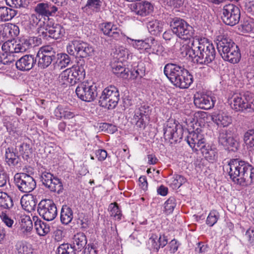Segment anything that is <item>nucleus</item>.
<instances>
[{"instance_id": "obj_1", "label": "nucleus", "mask_w": 254, "mask_h": 254, "mask_svg": "<svg viewBox=\"0 0 254 254\" xmlns=\"http://www.w3.org/2000/svg\"><path fill=\"white\" fill-rule=\"evenodd\" d=\"M190 56L195 59L197 64L208 65L214 60L216 56L215 48L206 38L196 39L191 43Z\"/></svg>"}, {"instance_id": "obj_2", "label": "nucleus", "mask_w": 254, "mask_h": 254, "mask_svg": "<svg viewBox=\"0 0 254 254\" xmlns=\"http://www.w3.org/2000/svg\"><path fill=\"white\" fill-rule=\"evenodd\" d=\"M217 48L225 61L233 64L240 61L241 57L240 49L231 39L222 38L217 43Z\"/></svg>"}, {"instance_id": "obj_3", "label": "nucleus", "mask_w": 254, "mask_h": 254, "mask_svg": "<svg viewBox=\"0 0 254 254\" xmlns=\"http://www.w3.org/2000/svg\"><path fill=\"white\" fill-rule=\"evenodd\" d=\"M232 108L236 111L250 109L254 112V96L249 91H242L233 94Z\"/></svg>"}, {"instance_id": "obj_4", "label": "nucleus", "mask_w": 254, "mask_h": 254, "mask_svg": "<svg viewBox=\"0 0 254 254\" xmlns=\"http://www.w3.org/2000/svg\"><path fill=\"white\" fill-rule=\"evenodd\" d=\"M67 53L77 58H86L92 56L94 52L92 46L81 40L71 41L66 47Z\"/></svg>"}, {"instance_id": "obj_5", "label": "nucleus", "mask_w": 254, "mask_h": 254, "mask_svg": "<svg viewBox=\"0 0 254 254\" xmlns=\"http://www.w3.org/2000/svg\"><path fill=\"white\" fill-rule=\"evenodd\" d=\"M170 26L173 33L179 39L187 40H190L193 36V27L184 19L180 17L172 18L170 22Z\"/></svg>"}, {"instance_id": "obj_6", "label": "nucleus", "mask_w": 254, "mask_h": 254, "mask_svg": "<svg viewBox=\"0 0 254 254\" xmlns=\"http://www.w3.org/2000/svg\"><path fill=\"white\" fill-rule=\"evenodd\" d=\"M99 85L97 82L91 84L88 80L80 83L75 90L77 97L81 100L90 102L94 101L98 95Z\"/></svg>"}, {"instance_id": "obj_7", "label": "nucleus", "mask_w": 254, "mask_h": 254, "mask_svg": "<svg viewBox=\"0 0 254 254\" xmlns=\"http://www.w3.org/2000/svg\"><path fill=\"white\" fill-rule=\"evenodd\" d=\"M120 94L118 89L110 86L104 89L99 100L100 106L109 110L114 109L118 105Z\"/></svg>"}, {"instance_id": "obj_8", "label": "nucleus", "mask_w": 254, "mask_h": 254, "mask_svg": "<svg viewBox=\"0 0 254 254\" xmlns=\"http://www.w3.org/2000/svg\"><path fill=\"white\" fill-rule=\"evenodd\" d=\"M218 141L220 145L229 151H236L239 147V142L234 137L233 129L231 128L219 130Z\"/></svg>"}, {"instance_id": "obj_9", "label": "nucleus", "mask_w": 254, "mask_h": 254, "mask_svg": "<svg viewBox=\"0 0 254 254\" xmlns=\"http://www.w3.org/2000/svg\"><path fill=\"white\" fill-rule=\"evenodd\" d=\"M32 47L31 40L22 38L15 41H7L4 42L1 47V49L5 53H23L27 51Z\"/></svg>"}, {"instance_id": "obj_10", "label": "nucleus", "mask_w": 254, "mask_h": 254, "mask_svg": "<svg viewBox=\"0 0 254 254\" xmlns=\"http://www.w3.org/2000/svg\"><path fill=\"white\" fill-rule=\"evenodd\" d=\"M240 167L242 169L237 173L236 179L239 181L237 184L244 187L251 186L254 182V167L242 160Z\"/></svg>"}, {"instance_id": "obj_11", "label": "nucleus", "mask_w": 254, "mask_h": 254, "mask_svg": "<svg viewBox=\"0 0 254 254\" xmlns=\"http://www.w3.org/2000/svg\"><path fill=\"white\" fill-rule=\"evenodd\" d=\"M14 181L18 190L23 193L31 192L36 187L34 179L24 173H16L14 177Z\"/></svg>"}, {"instance_id": "obj_12", "label": "nucleus", "mask_w": 254, "mask_h": 254, "mask_svg": "<svg viewBox=\"0 0 254 254\" xmlns=\"http://www.w3.org/2000/svg\"><path fill=\"white\" fill-rule=\"evenodd\" d=\"M37 211L39 215L47 221L53 220L58 214L56 205L50 199L42 200L38 204Z\"/></svg>"}, {"instance_id": "obj_13", "label": "nucleus", "mask_w": 254, "mask_h": 254, "mask_svg": "<svg viewBox=\"0 0 254 254\" xmlns=\"http://www.w3.org/2000/svg\"><path fill=\"white\" fill-rule=\"evenodd\" d=\"M184 133L183 128L178 127V126L175 123L168 122L163 128L165 140L172 144L180 142Z\"/></svg>"}, {"instance_id": "obj_14", "label": "nucleus", "mask_w": 254, "mask_h": 254, "mask_svg": "<svg viewBox=\"0 0 254 254\" xmlns=\"http://www.w3.org/2000/svg\"><path fill=\"white\" fill-rule=\"evenodd\" d=\"M221 18L226 25H235L240 19V10L239 7L231 3L225 5L222 9Z\"/></svg>"}, {"instance_id": "obj_15", "label": "nucleus", "mask_w": 254, "mask_h": 254, "mask_svg": "<svg viewBox=\"0 0 254 254\" xmlns=\"http://www.w3.org/2000/svg\"><path fill=\"white\" fill-rule=\"evenodd\" d=\"M41 180L43 184L51 191L60 194L64 190L61 180L46 170H41Z\"/></svg>"}, {"instance_id": "obj_16", "label": "nucleus", "mask_w": 254, "mask_h": 254, "mask_svg": "<svg viewBox=\"0 0 254 254\" xmlns=\"http://www.w3.org/2000/svg\"><path fill=\"white\" fill-rule=\"evenodd\" d=\"M216 102V98L211 93H198L194 95L193 102L197 108L209 110L213 108Z\"/></svg>"}, {"instance_id": "obj_17", "label": "nucleus", "mask_w": 254, "mask_h": 254, "mask_svg": "<svg viewBox=\"0 0 254 254\" xmlns=\"http://www.w3.org/2000/svg\"><path fill=\"white\" fill-rule=\"evenodd\" d=\"M185 133L188 134L185 137L186 140L191 148L195 150H202L205 146V139L203 137V135L197 131L188 132L187 131H185Z\"/></svg>"}, {"instance_id": "obj_18", "label": "nucleus", "mask_w": 254, "mask_h": 254, "mask_svg": "<svg viewBox=\"0 0 254 254\" xmlns=\"http://www.w3.org/2000/svg\"><path fill=\"white\" fill-rule=\"evenodd\" d=\"M150 107L146 105H141L134 111L133 118L136 120V125L140 128H144L149 121L151 113Z\"/></svg>"}, {"instance_id": "obj_19", "label": "nucleus", "mask_w": 254, "mask_h": 254, "mask_svg": "<svg viewBox=\"0 0 254 254\" xmlns=\"http://www.w3.org/2000/svg\"><path fill=\"white\" fill-rule=\"evenodd\" d=\"M44 29L48 31L50 38L55 40L62 38L65 34V29L62 25L55 23L52 18H48L44 22Z\"/></svg>"}, {"instance_id": "obj_20", "label": "nucleus", "mask_w": 254, "mask_h": 254, "mask_svg": "<svg viewBox=\"0 0 254 254\" xmlns=\"http://www.w3.org/2000/svg\"><path fill=\"white\" fill-rule=\"evenodd\" d=\"M100 29L104 35L109 37L111 40H120L123 37L122 30L111 22H106L100 25Z\"/></svg>"}, {"instance_id": "obj_21", "label": "nucleus", "mask_w": 254, "mask_h": 254, "mask_svg": "<svg viewBox=\"0 0 254 254\" xmlns=\"http://www.w3.org/2000/svg\"><path fill=\"white\" fill-rule=\"evenodd\" d=\"M132 46L140 51V53H146L149 54L154 52L153 46L156 44L157 41L153 37L145 39L144 40H134L130 39Z\"/></svg>"}, {"instance_id": "obj_22", "label": "nucleus", "mask_w": 254, "mask_h": 254, "mask_svg": "<svg viewBox=\"0 0 254 254\" xmlns=\"http://www.w3.org/2000/svg\"><path fill=\"white\" fill-rule=\"evenodd\" d=\"M131 11L141 16H146L151 14L154 10L153 4L147 1H142L139 2L130 4Z\"/></svg>"}, {"instance_id": "obj_23", "label": "nucleus", "mask_w": 254, "mask_h": 254, "mask_svg": "<svg viewBox=\"0 0 254 254\" xmlns=\"http://www.w3.org/2000/svg\"><path fill=\"white\" fill-rule=\"evenodd\" d=\"M36 62V59L34 56L31 55H26L18 60L15 63L16 68L22 71H28L32 68Z\"/></svg>"}, {"instance_id": "obj_24", "label": "nucleus", "mask_w": 254, "mask_h": 254, "mask_svg": "<svg viewBox=\"0 0 254 254\" xmlns=\"http://www.w3.org/2000/svg\"><path fill=\"white\" fill-rule=\"evenodd\" d=\"M241 160L239 159H231L228 164L225 165L224 169H225L228 172L230 179L232 181L237 184L239 182L238 179H236L237 173L240 169H242L240 165Z\"/></svg>"}, {"instance_id": "obj_25", "label": "nucleus", "mask_w": 254, "mask_h": 254, "mask_svg": "<svg viewBox=\"0 0 254 254\" xmlns=\"http://www.w3.org/2000/svg\"><path fill=\"white\" fill-rule=\"evenodd\" d=\"M211 119L217 126L223 127L228 126L232 123L231 117L223 112L214 113Z\"/></svg>"}, {"instance_id": "obj_26", "label": "nucleus", "mask_w": 254, "mask_h": 254, "mask_svg": "<svg viewBox=\"0 0 254 254\" xmlns=\"http://www.w3.org/2000/svg\"><path fill=\"white\" fill-rule=\"evenodd\" d=\"M181 66L174 64L169 63L165 65L164 72L168 79H182L178 78Z\"/></svg>"}, {"instance_id": "obj_27", "label": "nucleus", "mask_w": 254, "mask_h": 254, "mask_svg": "<svg viewBox=\"0 0 254 254\" xmlns=\"http://www.w3.org/2000/svg\"><path fill=\"white\" fill-rule=\"evenodd\" d=\"M73 218V211L71 206L67 204L63 205L60 212V220L63 224H69Z\"/></svg>"}, {"instance_id": "obj_28", "label": "nucleus", "mask_w": 254, "mask_h": 254, "mask_svg": "<svg viewBox=\"0 0 254 254\" xmlns=\"http://www.w3.org/2000/svg\"><path fill=\"white\" fill-rule=\"evenodd\" d=\"M20 202L26 211L31 212L36 209L37 200L36 197L32 194L25 195L22 197Z\"/></svg>"}, {"instance_id": "obj_29", "label": "nucleus", "mask_w": 254, "mask_h": 254, "mask_svg": "<svg viewBox=\"0 0 254 254\" xmlns=\"http://www.w3.org/2000/svg\"><path fill=\"white\" fill-rule=\"evenodd\" d=\"M87 242L86 235L83 233H78L73 238L72 246L77 253L80 252Z\"/></svg>"}, {"instance_id": "obj_30", "label": "nucleus", "mask_w": 254, "mask_h": 254, "mask_svg": "<svg viewBox=\"0 0 254 254\" xmlns=\"http://www.w3.org/2000/svg\"><path fill=\"white\" fill-rule=\"evenodd\" d=\"M5 158L6 163L10 167L17 166L20 161L19 156L14 151L13 148L8 147L5 149Z\"/></svg>"}, {"instance_id": "obj_31", "label": "nucleus", "mask_w": 254, "mask_h": 254, "mask_svg": "<svg viewBox=\"0 0 254 254\" xmlns=\"http://www.w3.org/2000/svg\"><path fill=\"white\" fill-rule=\"evenodd\" d=\"M33 220L35 221L34 228L39 236H44L50 232V227L47 223L37 217H34Z\"/></svg>"}, {"instance_id": "obj_32", "label": "nucleus", "mask_w": 254, "mask_h": 254, "mask_svg": "<svg viewBox=\"0 0 254 254\" xmlns=\"http://www.w3.org/2000/svg\"><path fill=\"white\" fill-rule=\"evenodd\" d=\"M17 14V10L6 6L0 7V21L11 20Z\"/></svg>"}, {"instance_id": "obj_33", "label": "nucleus", "mask_w": 254, "mask_h": 254, "mask_svg": "<svg viewBox=\"0 0 254 254\" xmlns=\"http://www.w3.org/2000/svg\"><path fill=\"white\" fill-rule=\"evenodd\" d=\"M147 27L151 35L157 36L163 31V25L159 20H154L148 22Z\"/></svg>"}, {"instance_id": "obj_34", "label": "nucleus", "mask_w": 254, "mask_h": 254, "mask_svg": "<svg viewBox=\"0 0 254 254\" xmlns=\"http://www.w3.org/2000/svg\"><path fill=\"white\" fill-rule=\"evenodd\" d=\"M15 247L18 254H33L32 245L25 241H18Z\"/></svg>"}, {"instance_id": "obj_35", "label": "nucleus", "mask_w": 254, "mask_h": 254, "mask_svg": "<svg viewBox=\"0 0 254 254\" xmlns=\"http://www.w3.org/2000/svg\"><path fill=\"white\" fill-rule=\"evenodd\" d=\"M71 63L69 56L65 53L57 54L55 64L60 68L67 66Z\"/></svg>"}, {"instance_id": "obj_36", "label": "nucleus", "mask_w": 254, "mask_h": 254, "mask_svg": "<svg viewBox=\"0 0 254 254\" xmlns=\"http://www.w3.org/2000/svg\"><path fill=\"white\" fill-rule=\"evenodd\" d=\"M113 72L117 77L127 79L128 76L129 69L122 65V62L118 63L116 66L113 67Z\"/></svg>"}, {"instance_id": "obj_37", "label": "nucleus", "mask_w": 254, "mask_h": 254, "mask_svg": "<svg viewBox=\"0 0 254 254\" xmlns=\"http://www.w3.org/2000/svg\"><path fill=\"white\" fill-rule=\"evenodd\" d=\"M202 153L204 157L209 161L213 162L216 160L218 156L217 149L208 146H205L202 150Z\"/></svg>"}, {"instance_id": "obj_38", "label": "nucleus", "mask_w": 254, "mask_h": 254, "mask_svg": "<svg viewBox=\"0 0 254 254\" xmlns=\"http://www.w3.org/2000/svg\"><path fill=\"white\" fill-rule=\"evenodd\" d=\"M2 123L8 132L10 133L15 131L18 125V121L16 119L6 116L3 118Z\"/></svg>"}, {"instance_id": "obj_39", "label": "nucleus", "mask_w": 254, "mask_h": 254, "mask_svg": "<svg viewBox=\"0 0 254 254\" xmlns=\"http://www.w3.org/2000/svg\"><path fill=\"white\" fill-rule=\"evenodd\" d=\"M13 205V203L11 197L6 193H1L0 196V209H9Z\"/></svg>"}, {"instance_id": "obj_40", "label": "nucleus", "mask_w": 254, "mask_h": 254, "mask_svg": "<svg viewBox=\"0 0 254 254\" xmlns=\"http://www.w3.org/2000/svg\"><path fill=\"white\" fill-rule=\"evenodd\" d=\"M32 148L27 143H22L19 147V152L22 157L25 160H28L32 154Z\"/></svg>"}, {"instance_id": "obj_41", "label": "nucleus", "mask_w": 254, "mask_h": 254, "mask_svg": "<svg viewBox=\"0 0 254 254\" xmlns=\"http://www.w3.org/2000/svg\"><path fill=\"white\" fill-rule=\"evenodd\" d=\"M181 39L176 38V42L173 46V49L176 51L180 52L182 54L186 55H189V51L191 49L189 46L186 44H183Z\"/></svg>"}, {"instance_id": "obj_42", "label": "nucleus", "mask_w": 254, "mask_h": 254, "mask_svg": "<svg viewBox=\"0 0 254 254\" xmlns=\"http://www.w3.org/2000/svg\"><path fill=\"white\" fill-rule=\"evenodd\" d=\"M109 208L110 209V215L114 220L119 221L122 219L123 215L117 203H111Z\"/></svg>"}, {"instance_id": "obj_43", "label": "nucleus", "mask_w": 254, "mask_h": 254, "mask_svg": "<svg viewBox=\"0 0 254 254\" xmlns=\"http://www.w3.org/2000/svg\"><path fill=\"white\" fill-rule=\"evenodd\" d=\"M38 53H40L46 57L49 56L48 57H50V58L55 61L56 60L57 56L55 49L50 45L42 47L40 48Z\"/></svg>"}, {"instance_id": "obj_44", "label": "nucleus", "mask_w": 254, "mask_h": 254, "mask_svg": "<svg viewBox=\"0 0 254 254\" xmlns=\"http://www.w3.org/2000/svg\"><path fill=\"white\" fill-rule=\"evenodd\" d=\"M77 252L72 248L71 245L63 244L59 246L57 249V254H76Z\"/></svg>"}, {"instance_id": "obj_45", "label": "nucleus", "mask_w": 254, "mask_h": 254, "mask_svg": "<svg viewBox=\"0 0 254 254\" xmlns=\"http://www.w3.org/2000/svg\"><path fill=\"white\" fill-rule=\"evenodd\" d=\"M48 57H46L40 53H37V57L39 59L38 63L39 67L42 68H45L49 66L52 62H54L55 61Z\"/></svg>"}, {"instance_id": "obj_46", "label": "nucleus", "mask_w": 254, "mask_h": 254, "mask_svg": "<svg viewBox=\"0 0 254 254\" xmlns=\"http://www.w3.org/2000/svg\"><path fill=\"white\" fill-rule=\"evenodd\" d=\"M244 141L250 148H254V129H251L246 131L244 135Z\"/></svg>"}, {"instance_id": "obj_47", "label": "nucleus", "mask_w": 254, "mask_h": 254, "mask_svg": "<svg viewBox=\"0 0 254 254\" xmlns=\"http://www.w3.org/2000/svg\"><path fill=\"white\" fill-rule=\"evenodd\" d=\"M145 74V69L143 66L138 65L136 69H134L130 73V79H141Z\"/></svg>"}, {"instance_id": "obj_48", "label": "nucleus", "mask_w": 254, "mask_h": 254, "mask_svg": "<svg viewBox=\"0 0 254 254\" xmlns=\"http://www.w3.org/2000/svg\"><path fill=\"white\" fill-rule=\"evenodd\" d=\"M219 218V214L216 210L211 211L207 216L206 224L210 227L213 226L216 224Z\"/></svg>"}, {"instance_id": "obj_49", "label": "nucleus", "mask_w": 254, "mask_h": 254, "mask_svg": "<svg viewBox=\"0 0 254 254\" xmlns=\"http://www.w3.org/2000/svg\"><path fill=\"white\" fill-rule=\"evenodd\" d=\"M176 200L175 197H170L164 203V210L167 214L173 212L176 206Z\"/></svg>"}, {"instance_id": "obj_50", "label": "nucleus", "mask_w": 254, "mask_h": 254, "mask_svg": "<svg viewBox=\"0 0 254 254\" xmlns=\"http://www.w3.org/2000/svg\"><path fill=\"white\" fill-rule=\"evenodd\" d=\"M34 10L39 16L47 17V2L38 3L34 7Z\"/></svg>"}, {"instance_id": "obj_51", "label": "nucleus", "mask_w": 254, "mask_h": 254, "mask_svg": "<svg viewBox=\"0 0 254 254\" xmlns=\"http://www.w3.org/2000/svg\"><path fill=\"white\" fill-rule=\"evenodd\" d=\"M21 227L26 232H30L33 228V223L29 216H25L21 219Z\"/></svg>"}, {"instance_id": "obj_52", "label": "nucleus", "mask_w": 254, "mask_h": 254, "mask_svg": "<svg viewBox=\"0 0 254 254\" xmlns=\"http://www.w3.org/2000/svg\"><path fill=\"white\" fill-rule=\"evenodd\" d=\"M29 0H5L6 3L10 7L20 8L25 7L29 4Z\"/></svg>"}, {"instance_id": "obj_53", "label": "nucleus", "mask_w": 254, "mask_h": 254, "mask_svg": "<svg viewBox=\"0 0 254 254\" xmlns=\"http://www.w3.org/2000/svg\"><path fill=\"white\" fill-rule=\"evenodd\" d=\"M116 58L121 61V62L125 61L128 59L129 56L128 50L124 47H120L116 51Z\"/></svg>"}, {"instance_id": "obj_54", "label": "nucleus", "mask_w": 254, "mask_h": 254, "mask_svg": "<svg viewBox=\"0 0 254 254\" xmlns=\"http://www.w3.org/2000/svg\"><path fill=\"white\" fill-rule=\"evenodd\" d=\"M101 4L100 0H87L85 7L97 12L100 10Z\"/></svg>"}, {"instance_id": "obj_55", "label": "nucleus", "mask_w": 254, "mask_h": 254, "mask_svg": "<svg viewBox=\"0 0 254 254\" xmlns=\"http://www.w3.org/2000/svg\"><path fill=\"white\" fill-rule=\"evenodd\" d=\"M176 87L180 89H187L189 88L192 83L193 80H170Z\"/></svg>"}, {"instance_id": "obj_56", "label": "nucleus", "mask_w": 254, "mask_h": 254, "mask_svg": "<svg viewBox=\"0 0 254 254\" xmlns=\"http://www.w3.org/2000/svg\"><path fill=\"white\" fill-rule=\"evenodd\" d=\"M193 73L194 71H189L181 66L178 78H180L182 79H193Z\"/></svg>"}, {"instance_id": "obj_57", "label": "nucleus", "mask_w": 254, "mask_h": 254, "mask_svg": "<svg viewBox=\"0 0 254 254\" xmlns=\"http://www.w3.org/2000/svg\"><path fill=\"white\" fill-rule=\"evenodd\" d=\"M6 32H8L11 37H15L19 34V27L15 24H10L4 28Z\"/></svg>"}, {"instance_id": "obj_58", "label": "nucleus", "mask_w": 254, "mask_h": 254, "mask_svg": "<svg viewBox=\"0 0 254 254\" xmlns=\"http://www.w3.org/2000/svg\"><path fill=\"white\" fill-rule=\"evenodd\" d=\"M58 9L59 7L56 5L47 2V19L50 18V16H56Z\"/></svg>"}, {"instance_id": "obj_59", "label": "nucleus", "mask_w": 254, "mask_h": 254, "mask_svg": "<svg viewBox=\"0 0 254 254\" xmlns=\"http://www.w3.org/2000/svg\"><path fill=\"white\" fill-rule=\"evenodd\" d=\"M186 182V179L183 176L176 175L174 178L172 184L176 188H179Z\"/></svg>"}, {"instance_id": "obj_60", "label": "nucleus", "mask_w": 254, "mask_h": 254, "mask_svg": "<svg viewBox=\"0 0 254 254\" xmlns=\"http://www.w3.org/2000/svg\"><path fill=\"white\" fill-rule=\"evenodd\" d=\"M72 77L75 79H84L85 77V72L82 67H78L77 69L72 70Z\"/></svg>"}, {"instance_id": "obj_61", "label": "nucleus", "mask_w": 254, "mask_h": 254, "mask_svg": "<svg viewBox=\"0 0 254 254\" xmlns=\"http://www.w3.org/2000/svg\"><path fill=\"white\" fill-rule=\"evenodd\" d=\"M100 246L101 243L97 241L94 240L92 243H89L86 248L95 254H97Z\"/></svg>"}, {"instance_id": "obj_62", "label": "nucleus", "mask_w": 254, "mask_h": 254, "mask_svg": "<svg viewBox=\"0 0 254 254\" xmlns=\"http://www.w3.org/2000/svg\"><path fill=\"white\" fill-rule=\"evenodd\" d=\"M72 73V70L70 68H67L60 74L59 77L61 79H73Z\"/></svg>"}, {"instance_id": "obj_63", "label": "nucleus", "mask_w": 254, "mask_h": 254, "mask_svg": "<svg viewBox=\"0 0 254 254\" xmlns=\"http://www.w3.org/2000/svg\"><path fill=\"white\" fill-rule=\"evenodd\" d=\"M180 245V243L177 240H176L175 239L172 240L169 243L168 245V247L169 248V251L170 252V253L171 254H174L175 252H176L178 249Z\"/></svg>"}, {"instance_id": "obj_64", "label": "nucleus", "mask_w": 254, "mask_h": 254, "mask_svg": "<svg viewBox=\"0 0 254 254\" xmlns=\"http://www.w3.org/2000/svg\"><path fill=\"white\" fill-rule=\"evenodd\" d=\"M66 108L60 105L55 110L54 114L57 119L64 117Z\"/></svg>"}]
</instances>
